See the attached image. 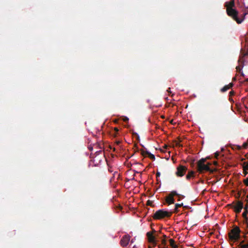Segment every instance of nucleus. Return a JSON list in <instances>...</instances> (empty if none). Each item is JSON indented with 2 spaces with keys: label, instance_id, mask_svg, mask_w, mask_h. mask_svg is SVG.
Returning a JSON list of instances; mask_svg holds the SVG:
<instances>
[{
  "label": "nucleus",
  "instance_id": "obj_1",
  "mask_svg": "<svg viewBox=\"0 0 248 248\" xmlns=\"http://www.w3.org/2000/svg\"><path fill=\"white\" fill-rule=\"evenodd\" d=\"M206 161V158H202L198 162L197 167L198 171L200 173L202 172L203 171H210L211 172H213V170H211L209 167L211 163L208 162L207 164H205V163Z\"/></svg>",
  "mask_w": 248,
  "mask_h": 248
},
{
  "label": "nucleus",
  "instance_id": "obj_2",
  "mask_svg": "<svg viewBox=\"0 0 248 248\" xmlns=\"http://www.w3.org/2000/svg\"><path fill=\"white\" fill-rule=\"evenodd\" d=\"M225 7L226 8V13L231 17H234L237 14V11L234 8L235 7L234 0L226 2Z\"/></svg>",
  "mask_w": 248,
  "mask_h": 248
},
{
  "label": "nucleus",
  "instance_id": "obj_3",
  "mask_svg": "<svg viewBox=\"0 0 248 248\" xmlns=\"http://www.w3.org/2000/svg\"><path fill=\"white\" fill-rule=\"evenodd\" d=\"M172 212H168L164 210H158L155 212L154 214L153 217L154 219H161L165 217H170L172 214Z\"/></svg>",
  "mask_w": 248,
  "mask_h": 248
},
{
  "label": "nucleus",
  "instance_id": "obj_4",
  "mask_svg": "<svg viewBox=\"0 0 248 248\" xmlns=\"http://www.w3.org/2000/svg\"><path fill=\"white\" fill-rule=\"evenodd\" d=\"M240 230L237 226H235L229 233V238L231 241H238L240 237Z\"/></svg>",
  "mask_w": 248,
  "mask_h": 248
},
{
  "label": "nucleus",
  "instance_id": "obj_5",
  "mask_svg": "<svg viewBox=\"0 0 248 248\" xmlns=\"http://www.w3.org/2000/svg\"><path fill=\"white\" fill-rule=\"evenodd\" d=\"M186 170L187 168L186 167L182 165H180L177 168L176 175L178 177H182L184 175Z\"/></svg>",
  "mask_w": 248,
  "mask_h": 248
},
{
  "label": "nucleus",
  "instance_id": "obj_6",
  "mask_svg": "<svg viewBox=\"0 0 248 248\" xmlns=\"http://www.w3.org/2000/svg\"><path fill=\"white\" fill-rule=\"evenodd\" d=\"M130 236L129 235H125L123 236L121 240L120 244L123 247H126L129 243Z\"/></svg>",
  "mask_w": 248,
  "mask_h": 248
},
{
  "label": "nucleus",
  "instance_id": "obj_7",
  "mask_svg": "<svg viewBox=\"0 0 248 248\" xmlns=\"http://www.w3.org/2000/svg\"><path fill=\"white\" fill-rule=\"evenodd\" d=\"M243 208V203L241 202H238L233 206L234 211L237 214L239 213L241 211V210Z\"/></svg>",
  "mask_w": 248,
  "mask_h": 248
},
{
  "label": "nucleus",
  "instance_id": "obj_8",
  "mask_svg": "<svg viewBox=\"0 0 248 248\" xmlns=\"http://www.w3.org/2000/svg\"><path fill=\"white\" fill-rule=\"evenodd\" d=\"M236 16H234V17H232V18L234 20H235L238 24H240L244 20V19H245V16H244V13L241 16V18H238V11H237V14H236Z\"/></svg>",
  "mask_w": 248,
  "mask_h": 248
},
{
  "label": "nucleus",
  "instance_id": "obj_9",
  "mask_svg": "<svg viewBox=\"0 0 248 248\" xmlns=\"http://www.w3.org/2000/svg\"><path fill=\"white\" fill-rule=\"evenodd\" d=\"M146 235L148 237V240L149 243L154 242L156 240V236L151 232H147Z\"/></svg>",
  "mask_w": 248,
  "mask_h": 248
},
{
  "label": "nucleus",
  "instance_id": "obj_10",
  "mask_svg": "<svg viewBox=\"0 0 248 248\" xmlns=\"http://www.w3.org/2000/svg\"><path fill=\"white\" fill-rule=\"evenodd\" d=\"M166 202L169 204H173L174 203V199L173 197L168 195L166 198Z\"/></svg>",
  "mask_w": 248,
  "mask_h": 248
},
{
  "label": "nucleus",
  "instance_id": "obj_11",
  "mask_svg": "<svg viewBox=\"0 0 248 248\" xmlns=\"http://www.w3.org/2000/svg\"><path fill=\"white\" fill-rule=\"evenodd\" d=\"M233 84L232 83H230L228 85L224 86L221 89V91L222 92H225L231 88L233 86Z\"/></svg>",
  "mask_w": 248,
  "mask_h": 248
},
{
  "label": "nucleus",
  "instance_id": "obj_12",
  "mask_svg": "<svg viewBox=\"0 0 248 248\" xmlns=\"http://www.w3.org/2000/svg\"><path fill=\"white\" fill-rule=\"evenodd\" d=\"M243 173L244 174V175L245 176H246V175H247L248 174V169L246 170V168H247V167H248V161L247 162H244L243 163Z\"/></svg>",
  "mask_w": 248,
  "mask_h": 248
},
{
  "label": "nucleus",
  "instance_id": "obj_13",
  "mask_svg": "<svg viewBox=\"0 0 248 248\" xmlns=\"http://www.w3.org/2000/svg\"><path fill=\"white\" fill-rule=\"evenodd\" d=\"M248 213V211H244V212L242 214L243 217H244L245 221L247 227L248 228V217H247V214Z\"/></svg>",
  "mask_w": 248,
  "mask_h": 248
},
{
  "label": "nucleus",
  "instance_id": "obj_14",
  "mask_svg": "<svg viewBox=\"0 0 248 248\" xmlns=\"http://www.w3.org/2000/svg\"><path fill=\"white\" fill-rule=\"evenodd\" d=\"M169 242L171 247L172 248H178L177 245L175 244V242L173 239H170Z\"/></svg>",
  "mask_w": 248,
  "mask_h": 248
},
{
  "label": "nucleus",
  "instance_id": "obj_15",
  "mask_svg": "<svg viewBox=\"0 0 248 248\" xmlns=\"http://www.w3.org/2000/svg\"><path fill=\"white\" fill-rule=\"evenodd\" d=\"M183 206V203H176L175 205V208L174 209V211L173 212L174 213H178V208H179V207H181L182 206Z\"/></svg>",
  "mask_w": 248,
  "mask_h": 248
},
{
  "label": "nucleus",
  "instance_id": "obj_16",
  "mask_svg": "<svg viewBox=\"0 0 248 248\" xmlns=\"http://www.w3.org/2000/svg\"><path fill=\"white\" fill-rule=\"evenodd\" d=\"M236 147L238 150H241L242 148L247 149V148H248V141L244 143L242 145V146H241L239 145H237Z\"/></svg>",
  "mask_w": 248,
  "mask_h": 248
},
{
  "label": "nucleus",
  "instance_id": "obj_17",
  "mask_svg": "<svg viewBox=\"0 0 248 248\" xmlns=\"http://www.w3.org/2000/svg\"><path fill=\"white\" fill-rule=\"evenodd\" d=\"M243 66L239 65L236 67L237 72L241 73V76H244V75L242 72H241Z\"/></svg>",
  "mask_w": 248,
  "mask_h": 248
},
{
  "label": "nucleus",
  "instance_id": "obj_18",
  "mask_svg": "<svg viewBox=\"0 0 248 248\" xmlns=\"http://www.w3.org/2000/svg\"><path fill=\"white\" fill-rule=\"evenodd\" d=\"M194 175V172L193 171H191L188 172V173L186 176V178L187 179H189L191 177H193Z\"/></svg>",
  "mask_w": 248,
  "mask_h": 248
},
{
  "label": "nucleus",
  "instance_id": "obj_19",
  "mask_svg": "<svg viewBox=\"0 0 248 248\" xmlns=\"http://www.w3.org/2000/svg\"><path fill=\"white\" fill-rule=\"evenodd\" d=\"M169 195L173 198L174 196L178 195V193L176 191H172Z\"/></svg>",
  "mask_w": 248,
  "mask_h": 248
},
{
  "label": "nucleus",
  "instance_id": "obj_20",
  "mask_svg": "<svg viewBox=\"0 0 248 248\" xmlns=\"http://www.w3.org/2000/svg\"><path fill=\"white\" fill-rule=\"evenodd\" d=\"M141 152V154L143 155V156H146V155H149V154H150V153L148 151H144V150H141L140 151Z\"/></svg>",
  "mask_w": 248,
  "mask_h": 248
},
{
  "label": "nucleus",
  "instance_id": "obj_21",
  "mask_svg": "<svg viewBox=\"0 0 248 248\" xmlns=\"http://www.w3.org/2000/svg\"><path fill=\"white\" fill-rule=\"evenodd\" d=\"M243 241H242L240 244V246L241 248H248V243L245 244H242Z\"/></svg>",
  "mask_w": 248,
  "mask_h": 248
},
{
  "label": "nucleus",
  "instance_id": "obj_22",
  "mask_svg": "<svg viewBox=\"0 0 248 248\" xmlns=\"http://www.w3.org/2000/svg\"><path fill=\"white\" fill-rule=\"evenodd\" d=\"M148 157L153 160H155V156L151 153L149 154Z\"/></svg>",
  "mask_w": 248,
  "mask_h": 248
},
{
  "label": "nucleus",
  "instance_id": "obj_23",
  "mask_svg": "<svg viewBox=\"0 0 248 248\" xmlns=\"http://www.w3.org/2000/svg\"><path fill=\"white\" fill-rule=\"evenodd\" d=\"M177 196L178 197V201H180L181 199H184L185 198V196L184 195H181V194H178V195H177Z\"/></svg>",
  "mask_w": 248,
  "mask_h": 248
},
{
  "label": "nucleus",
  "instance_id": "obj_24",
  "mask_svg": "<svg viewBox=\"0 0 248 248\" xmlns=\"http://www.w3.org/2000/svg\"><path fill=\"white\" fill-rule=\"evenodd\" d=\"M153 201H150V200H148L147 201V205H148V206H153Z\"/></svg>",
  "mask_w": 248,
  "mask_h": 248
},
{
  "label": "nucleus",
  "instance_id": "obj_25",
  "mask_svg": "<svg viewBox=\"0 0 248 248\" xmlns=\"http://www.w3.org/2000/svg\"><path fill=\"white\" fill-rule=\"evenodd\" d=\"M243 182L246 186H248V177L244 179Z\"/></svg>",
  "mask_w": 248,
  "mask_h": 248
},
{
  "label": "nucleus",
  "instance_id": "obj_26",
  "mask_svg": "<svg viewBox=\"0 0 248 248\" xmlns=\"http://www.w3.org/2000/svg\"><path fill=\"white\" fill-rule=\"evenodd\" d=\"M219 155V153L218 152H217L215 153V157L216 158H218V156Z\"/></svg>",
  "mask_w": 248,
  "mask_h": 248
},
{
  "label": "nucleus",
  "instance_id": "obj_27",
  "mask_svg": "<svg viewBox=\"0 0 248 248\" xmlns=\"http://www.w3.org/2000/svg\"><path fill=\"white\" fill-rule=\"evenodd\" d=\"M150 243L152 244L153 247H155L157 245V241L156 240H155L154 242H151Z\"/></svg>",
  "mask_w": 248,
  "mask_h": 248
},
{
  "label": "nucleus",
  "instance_id": "obj_28",
  "mask_svg": "<svg viewBox=\"0 0 248 248\" xmlns=\"http://www.w3.org/2000/svg\"><path fill=\"white\" fill-rule=\"evenodd\" d=\"M161 242H162V245H163L164 246H166V241L165 239L162 240Z\"/></svg>",
  "mask_w": 248,
  "mask_h": 248
},
{
  "label": "nucleus",
  "instance_id": "obj_29",
  "mask_svg": "<svg viewBox=\"0 0 248 248\" xmlns=\"http://www.w3.org/2000/svg\"><path fill=\"white\" fill-rule=\"evenodd\" d=\"M229 93H230V96H232L234 94V92L233 91H232Z\"/></svg>",
  "mask_w": 248,
  "mask_h": 248
},
{
  "label": "nucleus",
  "instance_id": "obj_30",
  "mask_svg": "<svg viewBox=\"0 0 248 248\" xmlns=\"http://www.w3.org/2000/svg\"><path fill=\"white\" fill-rule=\"evenodd\" d=\"M248 14V9H246L244 12V16H246Z\"/></svg>",
  "mask_w": 248,
  "mask_h": 248
},
{
  "label": "nucleus",
  "instance_id": "obj_31",
  "mask_svg": "<svg viewBox=\"0 0 248 248\" xmlns=\"http://www.w3.org/2000/svg\"><path fill=\"white\" fill-rule=\"evenodd\" d=\"M128 120H129V119L126 117H125L123 119L124 121V122H127L128 121Z\"/></svg>",
  "mask_w": 248,
  "mask_h": 248
},
{
  "label": "nucleus",
  "instance_id": "obj_32",
  "mask_svg": "<svg viewBox=\"0 0 248 248\" xmlns=\"http://www.w3.org/2000/svg\"><path fill=\"white\" fill-rule=\"evenodd\" d=\"M156 176V177H159L160 176V173L159 172H157Z\"/></svg>",
  "mask_w": 248,
  "mask_h": 248
},
{
  "label": "nucleus",
  "instance_id": "obj_33",
  "mask_svg": "<svg viewBox=\"0 0 248 248\" xmlns=\"http://www.w3.org/2000/svg\"><path fill=\"white\" fill-rule=\"evenodd\" d=\"M176 146H182V145L178 142H176Z\"/></svg>",
  "mask_w": 248,
  "mask_h": 248
},
{
  "label": "nucleus",
  "instance_id": "obj_34",
  "mask_svg": "<svg viewBox=\"0 0 248 248\" xmlns=\"http://www.w3.org/2000/svg\"><path fill=\"white\" fill-rule=\"evenodd\" d=\"M114 130L116 131V134L119 131V129L117 127H115Z\"/></svg>",
  "mask_w": 248,
  "mask_h": 248
},
{
  "label": "nucleus",
  "instance_id": "obj_35",
  "mask_svg": "<svg viewBox=\"0 0 248 248\" xmlns=\"http://www.w3.org/2000/svg\"><path fill=\"white\" fill-rule=\"evenodd\" d=\"M167 92L169 93H171V92L170 91V88H169L167 90Z\"/></svg>",
  "mask_w": 248,
  "mask_h": 248
},
{
  "label": "nucleus",
  "instance_id": "obj_36",
  "mask_svg": "<svg viewBox=\"0 0 248 248\" xmlns=\"http://www.w3.org/2000/svg\"><path fill=\"white\" fill-rule=\"evenodd\" d=\"M244 210L245 211H248V205L246 206L244 208Z\"/></svg>",
  "mask_w": 248,
  "mask_h": 248
},
{
  "label": "nucleus",
  "instance_id": "obj_37",
  "mask_svg": "<svg viewBox=\"0 0 248 248\" xmlns=\"http://www.w3.org/2000/svg\"><path fill=\"white\" fill-rule=\"evenodd\" d=\"M153 232V234H154L156 232L154 229H153L152 232Z\"/></svg>",
  "mask_w": 248,
  "mask_h": 248
},
{
  "label": "nucleus",
  "instance_id": "obj_38",
  "mask_svg": "<svg viewBox=\"0 0 248 248\" xmlns=\"http://www.w3.org/2000/svg\"><path fill=\"white\" fill-rule=\"evenodd\" d=\"M163 148H164V149H167V146L166 145H165L164 146Z\"/></svg>",
  "mask_w": 248,
  "mask_h": 248
},
{
  "label": "nucleus",
  "instance_id": "obj_39",
  "mask_svg": "<svg viewBox=\"0 0 248 248\" xmlns=\"http://www.w3.org/2000/svg\"><path fill=\"white\" fill-rule=\"evenodd\" d=\"M214 164H215V165H217V161H214Z\"/></svg>",
  "mask_w": 248,
  "mask_h": 248
},
{
  "label": "nucleus",
  "instance_id": "obj_40",
  "mask_svg": "<svg viewBox=\"0 0 248 248\" xmlns=\"http://www.w3.org/2000/svg\"><path fill=\"white\" fill-rule=\"evenodd\" d=\"M158 248H168V247L161 248V247H160V245H159V246H158Z\"/></svg>",
  "mask_w": 248,
  "mask_h": 248
},
{
  "label": "nucleus",
  "instance_id": "obj_41",
  "mask_svg": "<svg viewBox=\"0 0 248 248\" xmlns=\"http://www.w3.org/2000/svg\"><path fill=\"white\" fill-rule=\"evenodd\" d=\"M154 235L156 236V238L158 237V234H154Z\"/></svg>",
  "mask_w": 248,
  "mask_h": 248
},
{
  "label": "nucleus",
  "instance_id": "obj_42",
  "mask_svg": "<svg viewBox=\"0 0 248 248\" xmlns=\"http://www.w3.org/2000/svg\"><path fill=\"white\" fill-rule=\"evenodd\" d=\"M89 149L90 150H93V147H89Z\"/></svg>",
  "mask_w": 248,
  "mask_h": 248
},
{
  "label": "nucleus",
  "instance_id": "obj_43",
  "mask_svg": "<svg viewBox=\"0 0 248 248\" xmlns=\"http://www.w3.org/2000/svg\"><path fill=\"white\" fill-rule=\"evenodd\" d=\"M134 242V241H133V239H132L131 241V243H133Z\"/></svg>",
  "mask_w": 248,
  "mask_h": 248
},
{
  "label": "nucleus",
  "instance_id": "obj_44",
  "mask_svg": "<svg viewBox=\"0 0 248 248\" xmlns=\"http://www.w3.org/2000/svg\"><path fill=\"white\" fill-rule=\"evenodd\" d=\"M161 118H163V119H164V118H165V117H164V116H161Z\"/></svg>",
  "mask_w": 248,
  "mask_h": 248
},
{
  "label": "nucleus",
  "instance_id": "obj_45",
  "mask_svg": "<svg viewBox=\"0 0 248 248\" xmlns=\"http://www.w3.org/2000/svg\"><path fill=\"white\" fill-rule=\"evenodd\" d=\"M170 123L172 124V120H171Z\"/></svg>",
  "mask_w": 248,
  "mask_h": 248
},
{
  "label": "nucleus",
  "instance_id": "obj_46",
  "mask_svg": "<svg viewBox=\"0 0 248 248\" xmlns=\"http://www.w3.org/2000/svg\"><path fill=\"white\" fill-rule=\"evenodd\" d=\"M100 152H101V151H99L98 152H96V153H100Z\"/></svg>",
  "mask_w": 248,
  "mask_h": 248
},
{
  "label": "nucleus",
  "instance_id": "obj_47",
  "mask_svg": "<svg viewBox=\"0 0 248 248\" xmlns=\"http://www.w3.org/2000/svg\"><path fill=\"white\" fill-rule=\"evenodd\" d=\"M161 151L162 152H164V150H163L162 149H161Z\"/></svg>",
  "mask_w": 248,
  "mask_h": 248
},
{
  "label": "nucleus",
  "instance_id": "obj_48",
  "mask_svg": "<svg viewBox=\"0 0 248 248\" xmlns=\"http://www.w3.org/2000/svg\"><path fill=\"white\" fill-rule=\"evenodd\" d=\"M115 151V148H113V151Z\"/></svg>",
  "mask_w": 248,
  "mask_h": 248
},
{
  "label": "nucleus",
  "instance_id": "obj_49",
  "mask_svg": "<svg viewBox=\"0 0 248 248\" xmlns=\"http://www.w3.org/2000/svg\"><path fill=\"white\" fill-rule=\"evenodd\" d=\"M164 237H166V235H164Z\"/></svg>",
  "mask_w": 248,
  "mask_h": 248
},
{
  "label": "nucleus",
  "instance_id": "obj_50",
  "mask_svg": "<svg viewBox=\"0 0 248 248\" xmlns=\"http://www.w3.org/2000/svg\"><path fill=\"white\" fill-rule=\"evenodd\" d=\"M247 81H248V79H247Z\"/></svg>",
  "mask_w": 248,
  "mask_h": 248
},
{
  "label": "nucleus",
  "instance_id": "obj_51",
  "mask_svg": "<svg viewBox=\"0 0 248 248\" xmlns=\"http://www.w3.org/2000/svg\"><path fill=\"white\" fill-rule=\"evenodd\" d=\"M149 248H151V247H149Z\"/></svg>",
  "mask_w": 248,
  "mask_h": 248
}]
</instances>
